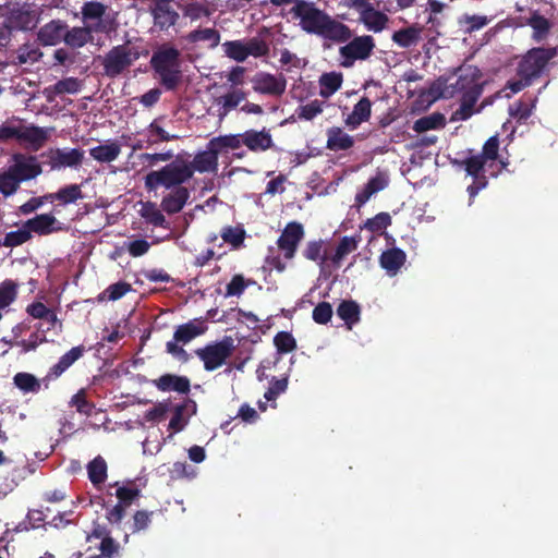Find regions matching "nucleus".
<instances>
[{"label": "nucleus", "mask_w": 558, "mask_h": 558, "mask_svg": "<svg viewBox=\"0 0 558 558\" xmlns=\"http://www.w3.org/2000/svg\"><path fill=\"white\" fill-rule=\"evenodd\" d=\"M290 14L300 21L301 28L307 34H315L335 43H347L352 37L348 25L332 19L314 2L299 0L291 8Z\"/></svg>", "instance_id": "obj_1"}, {"label": "nucleus", "mask_w": 558, "mask_h": 558, "mask_svg": "<svg viewBox=\"0 0 558 558\" xmlns=\"http://www.w3.org/2000/svg\"><path fill=\"white\" fill-rule=\"evenodd\" d=\"M460 165L473 178L472 184L468 186L471 205L478 192L488 184L485 172L488 171L492 177H497L507 169L509 161L499 157V138L494 135L484 143L480 154L465 158L460 161Z\"/></svg>", "instance_id": "obj_2"}, {"label": "nucleus", "mask_w": 558, "mask_h": 558, "mask_svg": "<svg viewBox=\"0 0 558 558\" xmlns=\"http://www.w3.org/2000/svg\"><path fill=\"white\" fill-rule=\"evenodd\" d=\"M192 179V170L186 165V159L177 156L169 163L158 170H151L144 178V186L147 191H157L184 187L183 184Z\"/></svg>", "instance_id": "obj_3"}, {"label": "nucleus", "mask_w": 558, "mask_h": 558, "mask_svg": "<svg viewBox=\"0 0 558 558\" xmlns=\"http://www.w3.org/2000/svg\"><path fill=\"white\" fill-rule=\"evenodd\" d=\"M141 57L138 47L126 41L112 47L102 59L104 73L111 78L121 75Z\"/></svg>", "instance_id": "obj_4"}, {"label": "nucleus", "mask_w": 558, "mask_h": 558, "mask_svg": "<svg viewBox=\"0 0 558 558\" xmlns=\"http://www.w3.org/2000/svg\"><path fill=\"white\" fill-rule=\"evenodd\" d=\"M207 330L204 322L190 320L185 324L179 325L173 333V340L166 343V352L171 354L173 359L181 363H187L191 359L190 354L183 348L193 339L202 336Z\"/></svg>", "instance_id": "obj_5"}, {"label": "nucleus", "mask_w": 558, "mask_h": 558, "mask_svg": "<svg viewBox=\"0 0 558 558\" xmlns=\"http://www.w3.org/2000/svg\"><path fill=\"white\" fill-rule=\"evenodd\" d=\"M557 56L556 48H533L529 50L519 62L517 74L524 76L532 83L539 77L548 62Z\"/></svg>", "instance_id": "obj_6"}, {"label": "nucleus", "mask_w": 558, "mask_h": 558, "mask_svg": "<svg viewBox=\"0 0 558 558\" xmlns=\"http://www.w3.org/2000/svg\"><path fill=\"white\" fill-rule=\"evenodd\" d=\"M347 7L357 12V22L375 34L381 33L388 26L389 16L375 8L369 0H348Z\"/></svg>", "instance_id": "obj_7"}, {"label": "nucleus", "mask_w": 558, "mask_h": 558, "mask_svg": "<svg viewBox=\"0 0 558 558\" xmlns=\"http://www.w3.org/2000/svg\"><path fill=\"white\" fill-rule=\"evenodd\" d=\"M234 351L233 340L230 337L206 344L195 350V354L204 363L207 372H213L226 364Z\"/></svg>", "instance_id": "obj_8"}, {"label": "nucleus", "mask_w": 558, "mask_h": 558, "mask_svg": "<svg viewBox=\"0 0 558 558\" xmlns=\"http://www.w3.org/2000/svg\"><path fill=\"white\" fill-rule=\"evenodd\" d=\"M111 31H114L113 21H99L92 25L68 27L64 34V44L72 49H80L94 40V33Z\"/></svg>", "instance_id": "obj_9"}, {"label": "nucleus", "mask_w": 558, "mask_h": 558, "mask_svg": "<svg viewBox=\"0 0 558 558\" xmlns=\"http://www.w3.org/2000/svg\"><path fill=\"white\" fill-rule=\"evenodd\" d=\"M376 47L371 35H361L352 38L347 45L340 47L339 53L344 59L343 65H352L356 60L368 59Z\"/></svg>", "instance_id": "obj_10"}, {"label": "nucleus", "mask_w": 558, "mask_h": 558, "mask_svg": "<svg viewBox=\"0 0 558 558\" xmlns=\"http://www.w3.org/2000/svg\"><path fill=\"white\" fill-rule=\"evenodd\" d=\"M39 17L29 3L15 4L9 8L4 22L13 31L27 32L34 29L38 24Z\"/></svg>", "instance_id": "obj_11"}, {"label": "nucleus", "mask_w": 558, "mask_h": 558, "mask_svg": "<svg viewBox=\"0 0 558 558\" xmlns=\"http://www.w3.org/2000/svg\"><path fill=\"white\" fill-rule=\"evenodd\" d=\"M41 157H47L51 170H59L62 168H76L82 165L84 160V151L80 148H50L41 154Z\"/></svg>", "instance_id": "obj_12"}, {"label": "nucleus", "mask_w": 558, "mask_h": 558, "mask_svg": "<svg viewBox=\"0 0 558 558\" xmlns=\"http://www.w3.org/2000/svg\"><path fill=\"white\" fill-rule=\"evenodd\" d=\"M12 160L13 163L9 168L21 183L36 179L43 173V167L35 155L16 153L12 155Z\"/></svg>", "instance_id": "obj_13"}, {"label": "nucleus", "mask_w": 558, "mask_h": 558, "mask_svg": "<svg viewBox=\"0 0 558 558\" xmlns=\"http://www.w3.org/2000/svg\"><path fill=\"white\" fill-rule=\"evenodd\" d=\"M304 238V228L302 223L291 221L287 223L277 240V246L282 252L286 259H292L295 256L299 244Z\"/></svg>", "instance_id": "obj_14"}, {"label": "nucleus", "mask_w": 558, "mask_h": 558, "mask_svg": "<svg viewBox=\"0 0 558 558\" xmlns=\"http://www.w3.org/2000/svg\"><path fill=\"white\" fill-rule=\"evenodd\" d=\"M150 13L155 27L161 32L174 26L180 17L172 5V0H156L150 8Z\"/></svg>", "instance_id": "obj_15"}, {"label": "nucleus", "mask_w": 558, "mask_h": 558, "mask_svg": "<svg viewBox=\"0 0 558 558\" xmlns=\"http://www.w3.org/2000/svg\"><path fill=\"white\" fill-rule=\"evenodd\" d=\"M252 82L254 92L263 95L281 96L287 87L284 76H276L265 72L257 73Z\"/></svg>", "instance_id": "obj_16"}, {"label": "nucleus", "mask_w": 558, "mask_h": 558, "mask_svg": "<svg viewBox=\"0 0 558 558\" xmlns=\"http://www.w3.org/2000/svg\"><path fill=\"white\" fill-rule=\"evenodd\" d=\"M86 349L83 344L73 347L71 350L60 356L59 361L52 365L46 376L43 378L45 388L49 387V383L59 378L66 369H69L85 353Z\"/></svg>", "instance_id": "obj_17"}, {"label": "nucleus", "mask_w": 558, "mask_h": 558, "mask_svg": "<svg viewBox=\"0 0 558 558\" xmlns=\"http://www.w3.org/2000/svg\"><path fill=\"white\" fill-rule=\"evenodd\" d=\"M161 118L155 119L143 132V140H138V142L134 145L133 149H143L153 147L162 142H170L178 140L179 136L175 134L168 133L161 125Z\"/></svg>", "instance_id": "obj_18"}, {"label": "nucleus", "mask_w": 558, "mask_h": 558, "mask_svg": "<svg viewBox=\"0 0 558 558\" xmlns=\"http://www.w3.org/2000/svg\"><path fill=\"white\" fill-rule=\"evenodd\" d=\"M243 145L252 153H264L275 146L270 130L263 128L262 130L250 129L241 133Z\"/></svg>", "instance_id": "obj_19"}, {"label": "nucleus", "mask_w": 558, "mask_h": 558, "mask_svg": "<svg viewBox=\"0 0 558 558\" xmlns=\"http://www.w3.org/2000/svg\"><path fill=\"white\" fill-rule=\"evenodd\" d=\"M481 77V71L474 65L459 68L457 81L451 85L452 90L449 96H453L456 93L483 87V84L480 82Z\"/></svg>", "instance_id": "obj_20"}, {"label": "nucleus", "mask_w": 558, "mask_h": 558, "mask_svg": "<svg viewBox=\"0 0 558 558\" xmlns=\"http://www.w3.org/2000/svg\"><path fill=\"white\" fill-rule=\"evenodd\" d=\"M49 136L50 134L48 129L40 128L34 124H22L19 142L27 144V147L31 150L37 151L45 146V144L49 140Z\"/></svg>", "instance_id": "obj_21"}, {"label": "nucleus", "mask_w": 558, "mask_h": 558, "mask_svg": "<svg viewBox=\"0 0 558 558\" xmlns=\"http://www.w3.org/2000/svg\"><path fill=\"white\" fill-rule=\"evenodd\" d=\"M68 24L62 20H52L41 26L37 33V39L43 46H56L64 41Z\"/></svg>", "instance_id": "obj_22"}, {"label": "nucleus", "mask_w": 558, "mask_h": 558, "mask_svg": "<svg viewBox=\"0 0 558 558\" xmlns=\"http://www.w3.org/2000/svg\"><path fill=\"white\" fill-rule=\"evenodd\" d=\"M218 153L214 147L207 144V149L197 153L192 161L186 160V165L190 166L192 170V177L194 172L197 171L199 173L204 172H215L218 169Z\"/></svg>", "instance_id": "obj_23"}, {"label": "nucleus", "mask_w": 558, "mask_h": 558, "mask_svg": "<svg viewBox=\"0 0 558 558\" xmlns=\"http://www.w3.org/2000/svg\"><path fill=\"white\" fill-rule=\"evenodd\" d=\"M25 227L38 235H48L62 230L61 223L52 214H40L25 221Z\"/></svg>", "instance_id": "obj_24"}, {"label": "nucleus", "mask_w": 558, "mask_h": 558, "mask_svg": "<svg viewBox=\"0 0 558 558\" xmlns=\"http://www.w3.org/2000/svg\"><path fill=\"white\" fill-rule=\"evenodd\" d=\"M151 384L160 391H175L187 395L191 390V381L186 376L174 374H165L159 378L151 380Z\"/></svg>", "instance_id": "obj_25"}, {"label": "nucleus", "mask_w": 558, "mask_h": 558, "mask_svg": "<svg viewBox=\"0 0 558 558\" xmlns=\"http://www.w3.org/2000/svg\"><path fill=\"white\" fill-rule=\"evenodd\" d=\"M459 94H461L460 107L452 113L451 120L465 121L475 112L474 106L483 94V87L460 92Z\"/></svg>", "instance_id": "obj_26"}, {"label": "nucleus", "mask_w": 558, "mask_h": 558, "mask_svg": "<svg viewBox=\"0 0 558 558\" xmlns=\"http://www.w3.org/2000/svg\"><path fill=\"white\" fill-rule=\"evenodd\" d=\"M170 192L161 199L160 207L168 215L180 213L190 198V190L187 187L170 189Z\"/></svg>", "instance_id": "obj_27"}, {"label": "nucleus", "mask_w": 558, "mask_h": 558, "mask_svg": "<svg viewBox=\"0 0 558 558\" xmlns=\"http://www.w3.org/2000/svg\"><path fill=\"white\" fill-rule=\"evenodd\" d=\"M220 33L214 27H198L191 31L186 35L181 37L182 41L190 45H197L199 43H207L208 48L214 49L220 44Z\"/></svg>", "instance_id": "obj_28"}, {"label": "nucleus", "mask_w": 558, "mask_h": 558, "mask_svg": "<svg viewBox=\"0 0 558 558\" xmlns=\"http://www.w3.org/2000/svg\"><path fill=\"white\" fill-rule=\"evenodd\" d=\"M151 68L181 66L180 51L170 45H162L151 56Z\"/></svg>", "instance_id": "obj_29"}, {"label": "nucleus", "mask_w": 558, "mask_h": 558, "mask_svg": "<svg viewBox=\"0 0 558 558\" xmlns=\"http://www.w3.org/2000/svg\"><path fill=\"white\" fill-rule=\"evenodd\" d=\"M389 180L386 173L378 172L375 177L371 178L365 184L364 189L356 193L355 205H364L375 193L383 191L388 186Z\"/></svg>", "instance_id": "obj_30"}, {"label": "nucleus", "mask_w": 558, "mask_h": 558, "mask_svg": "<svg viewBox=\"0 0 558 558\" xmlns=\"http://www.w3.org/2000/svg\"><path fill=\"white\" fill-rule=\"evenodd\" d=\"M372 113V101L367 97H362L353 107L352 112L344 120L345 125L351 130L356 129L363 122L369 120Z\"/></svg>", "instance_id": "obj_31"}, {"label": "nucleus", "mask_w": 558, "mask_h": 558, "mask_svg": "<svg viewBox=\"0 0 558 558\" xmlns=\"http://www.w3.org/2000/svg\"><path fill=\"white\" fill-rule=\"evenodd\" d=\"M354 145V140L341 128L332 126L327 130L326 147L333 151L348 150Z\"/></svg>", "instance_id": "obj_32"}, {"label": "nucleus", "mask_w": 558, "mask_h": 558, "mask_svg": "<svg viewBox=\"0 0 558 558\" xmlns=\"http://www.w3.org/2000/svg\"><path fill=\"white\" fill-rule=\"evenodd\" d=\"M121 154V145L116 141H108L106 144L89 149V155L98 162H112Z\"/></svg>", "instance_id": "obj_33"}, {"label": "nucleus", "mask_w": 558, "mask_h": 558, "mask_svg": "<svg viewBox=\"0 0 558 558\" xmlns=\"http://www.w3.org/2000/svg\"><path fill=\"white\" fill-rule=\"evenodd\" d=\"M82 83L76 77H65L56 84L45 88V95L49 101L57 95L76 94L81 90Z\"/></svg>", "instance_id": "obj_34"}, {"label": "nucleus", "mask_w": 558, "mask_h": 558, "mask_svg": "<svg viewBox=\"0 0 558 558\" xmlns=\"http://www.w3.org/2000/svg\"><path fill=\"white\" fill-rule=\"evenodd\" d=\"M407 255L401 248H389L380 255V266L388 272L396 274L405 263Z\"/></svg>", "instance_id": "obj_35"}, {"label": "nucleus", "mask_w": 558, "mask_h": 558, "mask_svg": "<svg viewBox=\"0 0 558 558\" xmlns=\"http://www.w3.org/2000/svg\"><path fill=\"white\" fill-rule=\"evenodd\" d=\"M181 66H157L153 68L158 75L160 84L167 90H174L181 82Z\"/></svg>", "instance_id": "obj_36"}, {"label": "nucleus", "mask_w": 558, "mask_h": 558, "mask_svg": "<svg viewBox=\"0 0 558 558\" xmlns=\"http://www.w3.org/2000/svg\"><path fill=\"white\" fill-rule=\"evenodd\" d=\"M422 28L416 25H412L405 28H401L396 31L391 39L392 41L401 48H410L416 45L421 39Z\"/></svg>", "instance_id": "obj_37"}, {"label": "nucleus", "mask_w": 558, "mask_h": 558, "mask_svg": "<svg viewBox=\"0 0 558 558\" xmlns=\"http://www.w3.org/2000/svg\"><path fill=\"white\" fill-rule=\"evenodd\" d=\"M13 384L24 393H38L44 381L31 373L20 372L14 375Z\"/></svg>", "instance_id": "obj_38"}, {"label": "nucleus", "mask_w": 558, "mask_h": 558, "mask_svg": "<svg viewBox=\"0 0 558 558\" xmlns=\"http://www.w3.org/2000/svg\"><path fill=\"white\" fill-rule=\"evenodd\" d=\"M343 82L342 73L340 72H328L324 73L319 77L320 90L319 95L323 98H329L338 89H340Z\"/></svg>", "instance_id": "obj_39"}, {"label": "nucleus", "mask_w": 558, "mask_h": 558, "mask_svg": "<svg viewBox=\"0 0 558 558\" xmlns=\"http://www.w3.org/2000/svg\"><path fill=\"white\" fill-rule=\"evenodd\" d=\"M246 98L245 92L242 89H233L217 99V104L221 105L219 118L222 120L231 110L235 109Z\"/></svg>", "instance_id": "obj_40"}, {"label": "nucleus", "mask_w": 558, "mask_h": 558, "mask_svg": "<svg viewBox=\"0 0 558 558\" xmlns=\"http://www.w3.org/2000/svg\"><path fill=\"white\" fill-rule=\"evenodd\" d=\"M107 7L99 1H87L81 8V14L83 22L87 21H114V19H107L106 15ZM114 28L117 27L116 22H113Z\"/></svg>", "instance_id": "obj_41"}, {"label": "nucleus", "mask_w": 558, "mask_h": 558, "mask_svg": "<svg viewBox=\"0 0 558 558\" xmlns=\"http://www.w3.org/2000/svg\"><path fill=\"white\" fill-rule=\"evenodd\" d=\"M242 136L240 134H227V135H219L216 137H213L209 141V146L214 147L218 155L221 153L228 151V150H236L242 145L243 142H241Z\"/></svg>", "instance_id": "obj_42"}, {"label": "nucleus", "mask_w": 558, "mask_h": 558, "mask_svg": "<svg viewBox=\"0 0 558 558\" xmlns=\"http://www.w3.org/2000/svg\"><path fill=\"white\" fill-rule=\"evenodd\" d=\"M361 308L353 300H343L337 307V315L351 328L360 320Z\"/></svg>", "instance_id": "obj_43"}, {"label": "nucleus", "mask_w": 558, "mask_h": 558, "mask_svg": "<svg viewBox=\"0 0 558 558\" xmlns=\"http://www.w3.org/2000/svg\"><path fill=\"white\" fill-rule=\"evenodd\" d=\"M302 255L307 260L315 262L320 266L328 260V256L324 247V241L322 239L308 241L302 251Z\"/></svg>", "instance_id": "obj_44"}, {"label": "nucleus", "mask_w": 558, "mask_h": 558, "mask_svg": "<svg viewBox=\"0 0 558 558\" xmlns=\"http://www.w3.org/2000/svg\"><path fill=\"white\" fill-rule=\"evenodd\" d=\"M141 216L145 219L147 223H150L155 227H161L165 229H169L170 225L166 220L162 211L157 207L155 203L147 202L143 205L141 209Z\"/></svg>", "instance_id": "obj_45"}, {"label": "nucleus", "mask_w": 558, "mask_h": 558, "mask_svg": "<svg viewBox=\"0 0 558 558\" xmlns=\"http://www.w3.org/2000/svg\"><path fill=\"white\" fill-rule=\"evenodd\" d=\"M88 478L94 486L104 484L107 478V463L100 456L94 458L87 464Z\"/></svg>", "instance_id": "obj_46"}, {"label": "nucleus", "mask_w": 558, "mask_h": 558, "mask_svg": "<svg viewBox=\"0 0 558 558\" xmlns=\"http://www.w3.org/2000/svg\"><path fill=\"white\" fill-rule=\"evenodd\" d=\"M446 120L442 113L434 112L429 116L417 119L413 124V130L417 133H423L429 130H437L444 128Z\"/></svg>", "instance_id": "obj_47"}, {"label": "nucleus", "mask_w": 558, "mask_h": 558, "mask_svg": "<svg viewBox=\"0 0 558 558\" xmlns=\"http://www.w3.org/2000/svg\"><path fill=\"white\" fill-rule=\"evenodd\" d=\"M57 201L61 205L74 204L78 199L84 198V194L82 192L81 185L78 184H69L56 192Z\"/></svg>", "instance_id": "obj_48"}, {"label": "nucleus", "mask_w": 558, "mask_h": 558, "mask_svg": "<svg viewBox=\"0 0 558 558\" xmlns=\"http://www.w3.org/2000/svg\"><path fill=\"white\" fill-rule=\"evenodd\" d=\"M32 239V234H29V230L25 227V222L22 228L15 231L8 232L4 238L0 241V244L4 247H16L20 246Z\"/></svg>", "instance_id": "obj_49"}, {"label": "nucleus", "mask_w": 558, "mask_h": 558, "mask_svg": "<svg viewBox=\"0 0 558 558\" xmlns=\"http://www.w3.org/2000/svg\"><path fill=\"white\" fill-rule=\"evenodd\" d=\"M189 407H192L193 411H195L196 404L194 401L187 400L186 402L177 404L174 407L173 415L169 422V429H171L174 433H178L184 428V426L186 425V421L184 420L183 415Z\"/></svg>", "instance_id": "obj_50"}, {"label": "nucleus", "mask_w": 558, "mask_h": 558, "mask_svg": "<svg viewBox=\"0 0 558 558\" xmlns=\"http://www.w3.org/2000/svg\"><path fill=\"white\" fill-rule=\"evenodd\" d=\"M20 185L21 182L10 168L0 173V194L4 197L14 195L19 191Z\"/></svg>", "instance_id": "obj_51"}, {"label": "nucleus", "mask_w": 558, "mask_h": 558, "mask_svg": "<svg viewBox=\"0 0 558 558\" xmlns=\"http://www.w3.org/2000/svg\"><path fill=\"white\" fill-rule=\"evenodd\" d=\"M357 247V241L352 236H343L336 247L335 254L330 257L333 265L338 266L340 262Z\"/></svg>", "instance_id": "obj_52"}, {"label": "nucleus", "mask_w": 558, "mask_h": 558, "mask_svg": "<svg viewBox=\"0 0 558 558\" xmlns=\"http://www.w3.org/2000/svg\"><path fill=\"white\" fill-rule=\"evenodd\" d=\"M17 283L11 279H5L0 283V310L12 304L17 296Z\"/></svg>", "instance_id": "obj_53"}, {"label": "nucleus", "mask_w": 558, "mask_h": 558, "mask_svg": "<svg viewBox=\"0 0 558 558\" xmlns=\"http://www.w3.org/2000/svg\"><path fill=\"white\" fill-rule=\"evenodd\" d=\"M222 47L226 56L236 62H244L248 58L246 46L241 40L226 41Z\"/></svg>", "instance_id": "obj_54"}, {"label": "nucleus", "mask_w": 558, "mask_h": 558, "mask_svg": "<svg viewBox=\"0 0 558 558\" xmlns=\"http://www.w3.org/2000/svg\"><path fill=\"white\" fill-rule=\"evenodd\" d=\"M274 344L279 354H287L296 349V340L289 331H279L274 337Z\"/></svg>", "instance_id": "obj_55"}, {"label": "nucleus", "mask_w": 558, "mask_h": 558, "mask_svg": "<svg viewBox=\"0 0 558 558\" xmlns=\"http://www.w3.org/2000/svg\"><path fill=\"white\" fill-rule=\"evenodd\" d=\"M527 24L534 29L535 38L543 39L550 31V22L537 11L533 12Z\"/></svg>", "instance_id": "obj_56"}, {"label": "nucleus", "mask_w": 558, "mask_h": 558, "mask_svg": "<svg viewBox=\"0 0 558 558\" xmlns=\"http://www.w3.org/2000/svg\"><path fill=\"white\" fill-rule=\"evenodd\" d=\"M536 98L530 99V102L519 100L510 106V116L519 122L527 120L535 107Z\"/></svg>", "instance_id": "obj_57"}, {"label": "nucleus", "mask_w": 558, "mask_h": 558, "mask_svg": "<svg viewBox=\"0 0 558 558\" xmlns=\"http://www.w3.org/2000/svg\"><path fill=\"white\" fill-rule=\"evenodd\" d=\"M245 234V230L240 226H228L225 227L221 231L222 240L226 243L231 244L235 248L240 247L243 244Z\"/></svg>", "instance_id": "obj_58"}, {"label": "nucleus", "mask_w": 558, "mask_h": 558, "mask_svg": "<svg viewBox=\"0 0 558 558\" xmlns=\"http://www.w3.org/2000/svg\"><path fill=\"white\" fill-rule=\"evenodd\" d=\"M323 112V101H319L317 99L300 106L296 109V114L300 120H306L310 121L314 119L316 116Z\"/></svg>", "instance_id": "obj_59"}, {"label": "nucleus", "mask_w": 558, "mask_h": 558, "mask_svg": "<svg viewBox=\"0 0 558 558\" xmlns=\"http://www.w3.org/2000/svg\"><path fill=\"white\" fill-rule=\"evenodd\" d=\"M332 306L329 302H319L312 312L313 320L319 325H326L332 317Z\"/></svg>", "instance_id": "obj_60"}, {"label": "nucleus", "mask_w": 558, "mask_h": 558, "mask_svg": "<svg viewBox=\"0 0 558 558\" xmlns=\"http://www.w3.org/2000/svg\"><path fill=\"white\" fill-rule=\"evenodd\" d=\"M391 225V217L388 213H379L375 217L369 218L365 222V228L374 233L387 229Z\"/></svg>", "instance_id": "obj_61"}, {"label": "nucleus", "mask_w": 558, "mask_h": 558, "mask_svg": "<svg viewBox=\"0 0 558 558\" xmlns=\"http://www.w3.org/2000/svg\"><path fill=\"white\" fill-rule=\"evenodd\" d=\"M173 158L172 150H167L163 153H144L138 156V159L143 165L148 168H153L157 166L159 162L170 161Z\"/></svg>", "instance_id": "obj_62"}, {"label": "nucleus", "mask_w": 558, "mask_h": 558, "mask_svg": "<svg viewBox=\"0 0 558 558\" xmlns=\"http://www.w3.org/2000/svg\"><path fill=\"white\" fill-rule=\"evenodd\" d=\"M43 57L40 49L33 45H23L17 52V60L20 64L35 63Z\"/></svg>", "instance_id": "obj_63"}, {"label": "nucleus", "mask_w": 558, "mask_h": 558, "mask_svg": "<svg viewBox=\"0 0 558 558\" xmlns=\"http://www.w3.org/2000/svg\"><path fill=\"white\" fill-rule=\"evenodd\" d=\"M70 404L81 414L90 415L94 404L87 400L85 389H80L72 396Z\"/></svg>", "instance_id": "obj_64"}]
</instances>
